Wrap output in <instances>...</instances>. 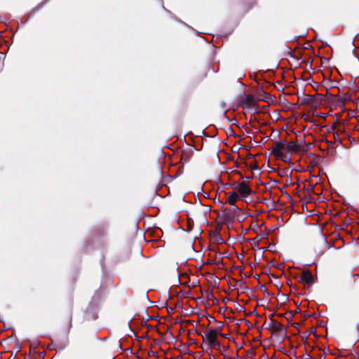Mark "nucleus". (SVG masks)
<instances>
[{
	"instance_id": "5",
	"label": "nucleus",
	"mask_w": 359,
	"mask_h": 359,
	"mask_svg": "<svg viewBox=\"0 0 359 359\" xmlns=\"http://www.w3.org/2000/svg\"><path fill=\"white\" fill-rule=\"evenodd\" d=\"M301 278H302V280L304 283H310L311 282V280H312L313 276H312V274L311 273L310 271H304L302 272Z\"/></svg>"
},
{
	"instance_id": "6",
	"label": "nucleus",
	"mask_w": 359,
	"mask_h": 359,
	"mask_svg": "<svg viewBox=\"0 0 359 359\" xmlns=\"http://www.w3.org/2000/svg\"><path fill=\"white\" fill-rule=\"evenodd\" d=\"M247 100L249 102L250 104H255L252 97H248Z\"/></svg>"
},
{
	"instance_id": "2",
	"label": "nucleus",
	"mask_w": 359,
	"mask_h": 359,
	"mask_svg": "<svg viewBox=\"0 0 359 359\" xmlns=\"http://www.w3.org/2000/svg\"><path fill=\"white\" fill-rule=\"evenodd\" d=\"M234 189L239 193L242 197H245L251 194V189L246 182L241 181L234 185Z\"/></svg>"
},
{
	"instance_id": "4",
	"label": "nucleus",
	"mask_w": 359,
	"mask_h": 359,
	"mask_svg": "<svg viewBox=\"0 0 359 359\" xmlns=\"http://www.w3.org/2000/svg\"><path fill=\"white\" fill-rule=\"evenodd\" d=\"M238 199L239 196L238 193L236 191H233L228 194L226 202L231 205H234Z\"/></svg>"
},
{
	"instance_id": "1",
	"label": "nucleus",
	"mask_w": 359,
	"mask_h": 359,
	"mask_svg": "<svg viewBox=\"0 0 359 359\" xmlns=\"http://www.w3.org/2000/svg\"><path fill=\"white\" fill-rule=\"evenodd\" d=\"M300 149L301 145L297 142L279 141L273 146L271 153L277 159L287 162L291 159V154Z\"/></svg>"
},
{
	"instance_id": "3",
	"label": "nucleus",
	"mask_w": 359,
	"mask_h": 359,
	"mask_svg": "<svg viewBox=\"0 0 359 359\" xmlns=\"http://www.w3.org/2000/svg\"><path fill=\"white\" fill-rule=\"evenodd\" d=\"M219 334L218 331L214 329L210 330L205 335V339L208 341L210 347L214 348L219 346V343L217 340V335Z\"/></svg>"
}]
</instances>
